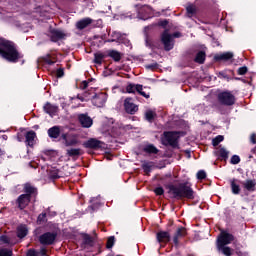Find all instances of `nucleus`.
I'll return each instance as SVG.
<instances>
[{"label": "nucleus", "instance_id": "nucleus-26", "mask_svg": "<svg viewBox=\"0 0 256 256\" xmlns=\"http://www.w3.org/2000/svg\"><path fill=\"white\" fill-rule=\"evenodd\" d=\"M231 189L234 195H239V193H241V187L237 184V180L233 179L231 181Z\"/></svg>", "mask_w": 256, "mask_h": 256}, {"label": "nucleus", "instance_id": "nucleus-5", "mask_svg": "<svg viewBox=\"0 0 256 256\" xmlns=\"http://www.w3.org/2000/svg\"><path fill=\"white\" fill-rule=\"evenodd\" d=\"M179 139V133L177 132H164V145H170L171 147H177V141Z\"/></svg>", "mask_w": 256, "mask_h": 256}, {"label": "nucleus", "instance_id": "nucleus-49", "mask_svg": "<svg viewBox=\"0 0 256 256\" xmlns=\"http://www.w3.org/2000/svg\"><path fill=\"white\" fill-rule=\"evenodd\" d=\"M26 256H39V252L35 251V249L28 250Z\"/></svg>", "mask_w": 256, "mask_h": 256}, {"label": "nucleus", "instance_id": "nucleus-13", "mask_svg": "<svg viewBox=\"0 0 256 256\" xmlns=\"http://www.w3.org/2000/svg\"><path fill=\"white\" fill-rule=\"evenodd\" d=\"M31 201V196L29 194H22L18 198L19 209H25Z\"/></svg>", "mask_w": 256, "mask_h": 256}, {"label": "nucleus", "instance_id": "nucleus-52", "mask_svg": "<svg viewBox=\"0 0 256 256\" xmlns=\"http://www.w3.org/2000/svg\"><path fill=\"white\" fill-rule=\"evenodd\" d=\"M45 217H47L46 213H42L38 216V223H43L45 221Z\"/></svg>", "mask_w": 256, "mask_h": 256}, {"label": "nucleus", "instance_id": "nucleus-40", "mask_svg": "<svg viewBox=\"0 0 256 256\" xmlns=\"http://www.w3.org/2000/svg\"><path fill=\"white\" fill-rule=\"evenodd\" d=\"M25 193L31 195V193H35V187L31 186V184H25L24 186Z\"/></svg>", "mask_w": 256, "mask_h": 256}, {"label": "nucleus", "instance_id": "nucleus-30", "mask_svg": "<svg viewBox=\"0 0 256 256\" xmlns=\"http://www.w3.org/2000/svg\"><path fill=\"white\" fill-rule=\"evenodd\" d=\"M67 155H69V157H77V156L81 155V149L72 148L70 150H67Z\"/></svg>", "mask_w": 256, "mask_h": 256}, {"label": "nucleus", "instance_id": "nucleus-56", "mask_svg": "<svg viewBox=\"0 0 256 256\" xmlns=\"http://www.w3.org/2000/svg\"><path fill=\"white\" fill-rule=\"evenodd\" d=\"M40 255H42V256H47V249H45V247H42L41 249H40Z\"/></svg>", "mask_w": 256, "mask_h": 256}, {"label": "nucleus", "instance_id": "nucleus-44", "mask_svg": "<svg viewBox=\"0 0 256 256\" xmlns=\"http://www.w3.org/2000/svg\"><path fill=\"white\" fill-rule=\"evenodd\" d=\"M91 95V92H84L83 96H77V99L80 101H88L89 96Z\"/></svg>", "mask_w": 256, "mask_h": 256}, {"label": "nucleus", "instance_id": "nucleus-7", "mask_svg": "<svg viewBox=\"0 0 256 256\" xmlns=\"http://www.w3.org/2000/svg\"><path fill=\"white\" fill-rule=\"evenodd\" d=\"M91 101L95 107H103L105 103H107V94L105 93L95 94L92 97Z\"/></svg>", "mask_w": 256, "mask_h": 256}, {"label": "nucleus", "instance_id": "nucleus-48", "mask_svg": "<svg viewBox=\"0 0 256 256\" xmlns=\"http://www.w3.org/2000/svg\"><path fill=\"white\" fill-rule=\"evenodd\" d=\"M158 67H159V64H157V62L146 65V69H150L151 71H153V69H157Z\"/></svg>", "mask_w": 256, "mask_h": 256}, {"label": "nucleus", "instance_id": "nucleus-27", "mask_svg": "<svg viewBox=\"0 0 256 256\" xmlns=\"http://www.w3.org/2000/svg\"><path fill=\"white\" fill-rule=\"evenodd\" d=\"M17 236L20 239H23V237H27V226L21 225L17 229Z\"/></svg>", "mask_w": 256, "mask_h": 256}, {"label": "nucleus", "instance_id": "nucleus-14", "mask_svg": "<svg viewBox=\"0 0 256 256\" xmlns=\"http://www.w3.org/2000/svg\"><path fill=\"white\" fill-rule=\"evenodd\" d=\"M65 37L66 35L61 30L53 29L50 31V38L51 41H53L54 43H57V41H61V39H65Z\"/></svg>", "mask_w": 256, "mask_h": 256}, {"label": "nucleus", "instance_id": "nucleus-17", "mask_svg": "<svg viewBox=\"0 0 256 256\" xmlns=\"http://www.w3.org/2000/svg\"><path fill=\"white\" fill-rule=\"evenodd\" d=\"M25 139H26V144H27L29 147H33V145H35V139H37V134H36L35 131H33V130L28 131V132L25 134Z\"/></svg>", "mask_w": 256, "mask_h": 256}, {"label": "nucleus", "instance_id": "nucleus-31", "mask_svg": "<svg viewBox=\"0 0 256 256\" xmlns=\"http://www.w3.org/2000/svg\"><path fill=\"white\" fill-rule=\"evenodd\" d=\"M195 62L200 64L205 63V52L203 51L198 52L195 58Z\"/></svg>", "mask_w": 256, "mask_h": 256}, {"label": "nucleus", "instance_id": "nucleus-41", "mask_svg": "<svg viewBox=\"0 0 256 256\" xmlns=\"http://www.w3.org/2000/svg\"><path fill=\"white\" fill-rule=\"evenodd\" d=\"M224 137L221 135L216 136L213 140H212V145L214 147H217V145H219V143H221L223 141Z\"/></svg>", "mask_w": 256, "mask_h": 256}, {"label": "nucleus", "instance_id": "nucleus-4", "mask_svg": "<svg viewBox=\"0 0 256 256\" xmlns=\"http://www.w3.org/2000/svg\"><path fill=\"white\" fill-rule=\"evenodd\" d=\"M173 37H179V34L175 33L173 35L169 34V31H164L162 36H161V41L164 45L165 51H171L173 49L174 44H173Z\"/></svg>", "mask_w": 256, "mask_h": 256}, {"label": "nucleus", "instance_id": "nucleus-2", "mask_svg": "<svg viewBox=\"0 0 256 256\" xmlns=\"http://www.w3.org/2000/svg\"><path fill=\"white\" fill-rule=\"evenodd\" d=\"M169 193L173 195L175 199H193V189H191L187 183H181L178 186L170 185Z\"/></svg>", "mask_w": 256, "mask_h": 256}, {"label": "nucleus", "instance_id": "nucleus-45", "mask_svg": "<svg viewBox=\"0 0 256 256\" xmlns=\"http://www.w3.org/2000/svg\"><path fill=\"white\" fill-rule=\"evenodd\" d=\"M241 162V158L238 155H233L231 158L232 165H238Z\"/></svg>", "mask_w": 256, "mask_h": 256}, {"label": "nucleus", "instance_id": "nucleus-28", "mask_svg": "<svg viewBox=\"0 0 256 256\" xmlns=\"http://www.w3.org/2000/svg\"><path fill=\"white\" fill-rule=\"evenodd\" d=\"M144 151L145 153H150L152 155H157L159 153V149L152 144L145 146Z\"/></svg>", "mask_w": 256, "mask_h": 256}, {"label": "nucleus", "instance_id": "nucleus-21", "mask_svg": "<svg viewBox=\"0 0 256 256\" xmlns=\"http://www.w3.org/2000/svg\"><path fill=\"white\" fill-rule=\"evenodd\" d=\"M215 61H229V59H233L232 52H225L222 54H218L214 56Z\"/></svg>", "mask_w": 256, "mask_h": 256}, {"label": "nucleus", "instance_id": "nucleus-32", "mask_svg": "<svg viewBox=\"0 0 256 256\" xmlns=\"http://www.w3.org/2000/svg\"><path fill=\"white\" fill-rule=\"evenodd\" d=\"M154 164L153 162H144L142 164V168L144 170V173H151V169H153Z\"/></svg>", "mask_w": 256, "mask_h": 256}, {"label": "nucleus", "instance_id": "nucleus-42", "mask_svg": "<svg viewBox=\"0 0 256 256\" xmlns=\"http://www.w3.org/2000/svg\"><path fill=\"white\" fill-rule=\"evenodd\" d=\"M112 40H108L110 43L113 41H120L121 40V33L120 32H112Z\"/></svg>", "mask_w": 256, "mask_h": 256}, {"label": "nucleus", "instance_id": "nucleus-8", "mask_svg": "<svg viewBox=\"0 0 256 256\" xmlns=\"http://www.w3.org/2000/svg\"><path fill=\"white\" fill-rule=\"evenodd\" d=\"M231 241H233V235L227 232H222L218 238L217 247H223L225 245H229Z\"/></svg>", "mask_w": 256, "mask_h": 256}, {"label": "nucleus", "instance_id": "nucleus-6", "mask_svg": "<svg viewBox=\"0 0 256 256\" xmlns=\"http://www.w3.org/2000/svg\"><path fill=\"white\" fill-rule=\"evenodd\" d=\"M55 239H57V233L54 232H46L39 237L41 245H53Z\"/></svg>", "mask_w": 256, "mask_h": 256}, {"label": "nucleus", "instance_id": "nucleus-54", "mask_svg": "<svg viewBox=\"0 0 256 256\" xmlns=\"http://www.w3.org/2000/svg\"><path fill=\"white\" fill-rule=\"evenodd\" d=\"M89 87V82L88 81H83L80 85L81 89H87Z\"/></svg>", "mask_w": 256, "mask_h": 256}, {"label": "nucleus", "instance_id": "nucleus-12", "mask_svg": "<svg viewBox=\"0 0 256 256\" xmlns=\"http://www.w3.org/2000/svg\"><path fill=\"white\" fill-rule=\"evenodd\" d=\"M84 147H86V149H99L103 147V142L95 138H91L90 140L84 143Z\"/></svg>", "mask_w": 256, "mask_h": 256}, {"label": "nucleus", "instance_id": "nucleus-25", "mask_svg": "<svg viewBox=\"0 0 256 256\" xmlns=\"http://www.w3.org/2000/svg\"><path fill=\"white\" fill-rule=\"evenodd\" d=\"M108 55L111 57V59H113L116 62L121 61V52L117 50H110L108 52Z\"/></svg>", "mask_w": 256, "mask_h": 256}, {"label": "nucleus", "instance_id": "nucleus-11", "mask_svg": "<svg viewBox=\"0 0 256 256\" xmlns=\"http://www.w3.org/2000/svg\"><path fill=\"white\" fill-rule=\"evenodd\" d=\"M124 107L127 113H130V115H135L137 113L138 108L137 105H135L133 102H131V98H126L124 101Z\"/></svg>", "mask_w": 256, "mask_h": 256}, {"label": "nucleus", "instance_id": "nucleus-9", "mask_svg": "<svg viewBox=\"0 0 256 256\" xmlns=\"http://www.w3.org/2000/svg\"><path fill=\"white\" fill-rule=\"evenodd\" d=\"M62 139L66 147H73L79 143V140H77V136L75 135L62 134Z\"/></svg>", "mask_w": 256, "mask_h": 256}, {"label": "nucleus", "instance_id": "nucleus-24", "mask_svg": "<svg viewBox=\"0 0 256 256\" xmlns=\"http://www.w3.org/2000/svg\"><path fill=\"white\" fill-rule=\"evenodd\" d=\"M216 155H218L222 159H228L229 151H227V149H225L224 147L220 146L216 149Z\"/></svg>", "mask_w": 256, "mask_h": 256}, {"label": "nucleus", "instance_id": "nucleus-43", "mask_svg": "<svg viewBox=\"0 0 256 256\" xmlns=\"http://www.w3.org/2000/svg\"><path fill=\"white\" fill-rule=\"evenodd\" d=\"M126 91L127 93H135V91H137V84H129L126 87Z\"/></svg>", "mask_w": 256, "mask_h": 256}, {"label": "nucleus", "instance_id": "nucleus-53", "mask_svg": "<svg viewBox=\"0 0 256 256\" xmlns=\"http://www.w3.org/2000/svg\"><path fill=\"white\" fill-rule=\"evenodd\" d=\"M63 75H65V72L63 71V69L59 68L56 71V77H63Z\"/></svg>", "mask_w": 256, "mask_h": 256}, {"label": "nucleus", "instance_id": "nucleus-20", "mask_svg": "<svg viewBox=\"0 0 256 256\" xmlns=\"http://www.w3.org/2000/svg\"><path fill=\"white\" fill-rule=\"evenodd\" d=\"M48 135L51 139H58V137L61 135V128H59V126L49 128Z\"/></svg>", "mask_w": 256, "mask_h": 256}, {"label": "nucleus", "instance_id": "nucleus-57", "mask_svg": "<svg viewBox=\"0 0 256 256\" xmlns=\"http://www.w3.org/2000/svg\"><path fill=\"white\" fill-rule=\"evenodd\" d=\"M72 103H75V98H71Z\"/></svg>", "mask_w": 256, "mask_h": 256}, {"label": "nucleus", "instance_id": "nucleus-19", "mask_svg": "<svg viewBox=\"0 0 256 256\" xmlns=\"http://www.w3.org/2000/svg\"><path fill=\"white\" fill-rule=\"evenodd\" d=\"M185 235H187V229H185L184 227L178 228L176 234L173 237V242L176 245H179V239H181V237H185Z\"/></svg>", "mask_w": 256, "mask_h": 256}, {"label": "nucleus", "instance_id": "nucleus-51", "mask_svg": "<svg viewBox=\"0 0 256 256\" xmlns=\"http://www.w3.org/2000/svg\"><path fill=\"white\" fill-rule=\"evenodd\" d=\"M156 195H163L165 193V190H163V187H158L154 190Z\"/></svg>", "mask_w": 256, "mask_h": 256}, {"label": "nucleus", "instance_id": "nucleus-37", "mask_svg": "<svg viewBox=\"0 0 256 256\" xmlns=\"http://www.w3.org/2000/svg\"><path fill=\"white\" fill-rule=\"evenodd\" d=\"M49 178L50 179H59V177H61L60 175H59V170H57V169H52V170H50L49 171Z\"/></svg>", "mask_w": 256, "mask_h": 256}, {"label": "nucleus", "instance_id": "nucleus-1", "mask_svg": "<svg viewBox=\"0 0 256 256\" xmlns=\"http://www.w3.org/2000/svg\"><path fill=\"white\" fill-rule=\"evenodd\" d=\"M0 55L11 63H17L21 59V54L15 48V44L3 38H0Z\"/></svg>", "mask_w": 256, "mask_h": 256}, {"label": "nucleus", "instance_id": "nucleus-29", "mask_svg": "<svg viewBox=\"0 0 256 256\" xmlns=\"http://www.w3.org/2000/svg\"><path fill=\"white\" fill-rule=\"evenodd\" d=\"M186 11L188 17H193V15L197 13V7H195L193 4H190L186 7Z\"/></svg>", "mask_w": 256, "mask_h": 256}, {"label": "nucleus", "instance_id": "nucleus-10", "mask_svg": "<svg viewBox=\"0 0 256 256\" xmlns=\"http://www.w3.org/2000/svg\"><path fill=\"white\" fill-rule=\"evenodd\" d=\"M78 121L85 129H89V127L93 125V119L86 114H80L78 116Z\"/></svg>", "mask_w": 256, "mask_h": 256}, {"label": "nucleus", "instance_id": "nucleus-38", "mask_svg": "<svg viewBox=\"0 0 256 256\" xmlns=\"http://www.w3.org/2000/svg\"><path fill=\"white\" fill-rule=\"evenodd\" d=\"M0 256H13V251L9 248L0 249Z\"/></svg>", "mask_w": 256, "mask_h": 256}, {"label": "nucleus", "instance_id": "nucleus-35", "mask_svg": "<svg viewBox=\"0 0 256 256\" xmlns=\"http://www.w3.org/2000/svg\"><path fill=\"white\" fill-rule=\"evenodd\" d=\"M136 91L137 93H139V95H142V97H145V99H149V94L143 91V85L136 84Z\"/></svg>", "mask_w": 256, "mask_h": 256}, {"label": "nucleus", "instance_id": "nucleus-47", "mask_svg": "<svg viewBox=\"0 0 256 256\" xmlns=\"http://www.w3.org/2000/svg\"><path fill=\"white\" fill-rule=\"evenodd\" d=\"M84 243L86 245H91L93 243V238H91V236H89V235H85L84 236Z\"/></svg>", "mask_w": 256, "mask_h": 256}, {"label": "nucleus", "instance_id": "nucleus-3", "mask_svg": "<svg viewBox=\"0 0 256 256\" xmlns=\"http://www.w3.org/2000/svg\"><path fill=\"white\" fill-rule=\"evenodd\" d=\"M218 102L220 105H224L225 107H231L235 103V95L230 91H224L218 94Z\"/></svg>", "mask_w": 256, "mask_h": 256}, {"label": "nucleus", "instance_id": "nucleus-15", "mask_svg": "<svg viewBox=\"0 0 256 256\" xmlns=\"http://www.w3.org/2000/svg\"><path fill=\"white\" fill-rule=\"evenodd\" d=\"M45 113L50 115V117H53L54 115H57V111H59V106L53 105L49 102H47L43 107Z\"/></svg>", "mask_w": 256, "mask_h": 256}, {"label": "nucleus", "instance_id": "nucleus-23", "mask_svg": "<svg viewBox=\"0 0 256 256\" xmlns=\"http://www.w3.org/2000/svg\"><path fill=\"white\" fill-rule=\"evenodd\" d=\"M244 189L247 191H255L256 187V181L255 180H246L245 182L242 183Z\"/></svg>", "mask_w": 256, "mask_h": 256}, {"label": "nucleus", "instance_id": "nucleus-18", "mask_svg": "<svg viewBox=\"0 0 256 256\" xmlns=\"http://www.w3.org/2000/svg\"><path fill=\"white\" fill-rule=\"evenodd\" d=\"M91 23H93V19L83 18L82 20H80L76 23V27H77V29H79V31H83V29H86V27H89V25H91Z\"/></svg>", "mask_w": 256, "mask_h": 256}, {"label": "nucleus", "instance_id": "nucleus-22", "mask_svg": "<svg viewBox=\"0 0 256 256\" xmlns=\"http://www.w3.org/2000/svg\"><path fill=\"white\" fill-rule=\"evenodd\" d=\"M138 15H150L151 11H153V8L150 6L144 5H136Z\"/></svg>", "mask_w": 256, "mask_h": 256}, {"label": "nucleus", "instance_id": "nucleus-46", "mask_svg": "<svg viewBox=\"0 0 256 256\" xmlns=\"http://www.w3.org/2000/svg\"><path fill=\"white\" fill-rule=\"evenodd\" d=\"M197 179H205V177H207V173H205V171L200 170L198 171L197 175H196Z\"/></svg>", "mask_w": 256, "mask_h": 256}, {"label": "nucleus", "instance_id": "nucleus-58", "mask_svg": "<svg viewBox=\"0 0 256 256\" xmlns=\"http://www.w3.org/2000/svg\"><path fill=\"white\" fill-rule=\"evenodd\" d=\"M62 108L65 109V106L62 104Z\"/></svg>", "mask_w": 256, "mask_h": 256}, {"label": "nucleus", "instance_id": "nucleus-16", "mask_svg": "<svg viewBox=\"0 0 256 256\" xmlns=\"http://www.w3.org/2000/svg\"><path fill=\"white\" fill-rule=\"evenodd\" d=\"M158 243H169L171 241V235L167 231H160L156 234Z\"/></svg>", "mask_w": 256, "mask_h": 256}, {"label": "nucleus", "instance_id": "nucleus-50", "mask_svg": "<svg viewBox=\"0 0 256 256\" xmlns=\"http://www.w3.org/2000/svg\"><path fill=\"white\" fill-rule=\"evenodd\" d=\"M247 73V67L243 66L238 69V75H245Z\"/></svg>", "mask_w": 256, "mask_h": 256}, {"label": "nucleus", "instance_id": "nucleus-33", "mask_svg": "<svg viewBox=\"0 0 256 256\" xmlns=\"http://www.w3.org/2000/svg\"><path fill=\"white\" fill-rule=\"evenodd\" d=\"M145 117L146 119L152 123L153 119H155V117H157V114L155 113V111H152V110H148L146 111L145 113Z\"/></svg>", "mask_w": 256, "mask_h": 256}, {"label": "nucleus", "instance_id": "nucleus-39", "mask_svg": "<svg viewBox=\"0 0 256 256\" xmlns=\"http://www.w3.org/2000/svg\"><path fill=\"white\" fill-rule=\"evenodd\" d=\"M114 245H115V236H110L107 240L106 247L107 249H112Z\"/></svg>", "mask_w": 256, "mask_h": 256}, {"label": "nucleus", "instance_id": "nucleus-55", "mask_svg": "<svg viewBox=\"0 0 256 256\" xmlns=\"http://www.w3.org/2000/svg\"><path fill=\"white\" fill-rule=\"evenodd\" d=\"M250 142L255 145L256 144V134H251L250 136Z\"/></svg>", "mask_w": 256, "mask_h": 256}, {"label": "nucleus", "instance_id": "nucleus-34", "mask_svg": "<svg viewBox=\"0 0 256 256\" xmlns=\"http://www.w3.org/2000/svg\"><path fill=\"white\" fill-rule=\"evenodd\" d=\"M104 58H105V55L101 53H96L94 54V63H96L97 65H101V63H103Z\"/></svg>", "mask_w": 256, "mask_h": 256}, {"label": "nucleus", "instance_id": "nucleus-36", "mask_svg": "<svg viewBox=\"0 0 256 256\" xmlns=\"http://www.w3.org/2000/svg\"><path fill=\"white\" fill-rule=\"evenodd\" d=\"M218 251H222L223 255L231 256V248L227 246H217Z\"/></svg>", "mask_w": 256, "mask_h": 256}]
</instances>
